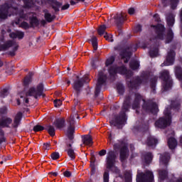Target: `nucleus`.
<instances>
[{"label": "nucleus", "mask_w": 182, "mask_h": 182, "mask_svg": "<svg viewBox=\"0 0 182 182\" xmlns=\"http://www.w3.org/2000/svg\"><path fill=\"white\" fill-rule=\"evenodd\" d=\"M10 12H13V15H16L18 18V21H16V24L18 25L21 22V19H25L28 21L30 19V25L31 26H38L39 25V21L36 18L35 13L25 14L23 10L19 9V7L16 8L14 6H9L8 4H5L0 9V18L6 19L9 16H11Z\"/></svg>", "instance_id": "1"}, {"label": "nucleus", "mask_w": 182, "mask_h": 182, "mask_svg": "<svg viewBox=\"0 0 182 182\" xmlns=\"http://www.w3.org/2000/svg\"><path fill=\"white\" fill-rule=\"evenodd\" d=\"M43 93V84H39L36 87H29L26 93L25 92H21L18 95L19 98L17 99V105L19 106L21 105V102H23V103L28 104L29 103V99L28 97L32 96L33 97H35V99H38L39 96H42Z\"/></svg>", "instance_id": "2"}, {"label": "nucleus", "mask_w": 182, "mask_h": 182, "mask_svg": "<svg viewBox=\"0 0 182 182\" xmlns=\"http://www.w3.org/2000/svg\"><path fill=\"white\" fill-rule=\"evenodd\" d=\"M129 108L130 102H129V100H126L122 106L119 116L117 117L114 120L110 121V124L114 126H122V124H124L127 119V117H126V112H127Z\"/></svg>", "instance_id": "3"}, {"label": "nucleus", "mask_w": 182, "mask_h": 182, "mask_svg": "<svg viewBox=\"0 0 182 182\" xmlns=\"http://www.w3.org/2000/svg\"><path fill=\"white\" fill-rule=\"evenodd\" d=\"M164 114L163 117L159 118V119L155 122L156 127L165 129V127L171 124V113L170 112V109L166 108L164 110Z\"/></svg>", "instance_id": "4"}, {"label": "nucleus", "mask_w": 182, "mask_h": 182, "mask_svg": "<svg viewBox=\"0 0 182 182\" xmlns=\"http://www.w3.org/2000/svg\"><path fill=\"white\" fill-rule=\"evenodd\" d=\"M115 160L116 155L114 154V151H109L107 156V167L114 171V173H116V174H120V170L114 166Z\"/></svg>", "instance_id": "5"}, {"label": "nucleus", "mask_w": 182, "mask_h": 182, "mask_svg": "<svg viewBox=\"0 0 182 182\" xmlns=\"http://www.w3.org/2000/svg\"><path fill=\"white\" fill-rule=\"evenodd\" d=\"M75 117L79 119V115L77 114L71 115L67 123V135L70 140L73 139V133H75Z\"/></svg>", "instance_id": "6"}, {"label": "nucleus", "mask_w": 182, "mask_h": 182, "mask_svg": "<svg viewBox=\"0 0 182 182\" xmlns=\"http://www.w3.org/2000/svg\"><path fill=\"white\" fill-rule=\"evenodd\" d=\"M161 79L164 80L163 88L164 90L171 89V86H173V80L170 78V75L168 70H164L161 73Z\"/></svg>", "instance_id": "7"}, {"label": "nucleus", "mask_w": 182, "mask_h": 182, "mask_svg": "<svg viewBox=\"0 0 182 182\" xmlns=\"http://www.w3.org/2000/svg\"><path fill=\"white\" fill-rule=\"evenodd\" d=\"M114 149H120V160L121 161H124L126 159L129 157V149H127V146L124 141H122L118 144L114 145Z\"/></svg>", "instance_id": "8"}, {"label": "nucleus", "mask_w": 182, "mask_h": 182, "mask_svg": "<svg viewBox=\"0 0 182 182\" xmlns=\"http://www.w3.org/2000/svg\"><path fill=\"white\" fill-rule=\"evenodd\" d=\"M109 75L111 76H114L116 73H120L121 75H126L127 77H129L133 75V73L131 70H127L124 66H122L120 68H117L116 67H112L109 70Z\"/></svg>", "instance_id": "9"}, {"label": "nucleus", "mask_w": 182, "mask_h": 182, "mask_svg": "<svg viewBox=\"0 0 182 182\" xmlns=\"http://www.w3.org/2000/svg\"><path fill=\"white\" fill-rule=\"evenodd\" d=\"M154 176L153 172L147 171L145 174L138 173L136 176V182H153Z\"/></svg>", "instance_id": "10"}, {"label": "nucleus", "mask_w": 182, "mask_h": 182, "mask_svg": "<svg viewBox=\"0 0 182 182\" xmlns=\"http://www.w3.org/2000/svg\"><path fill=\"white\" fill-rule=\"evenodd\" d=\"M149 80V75H144L141 77H137L134 81H129L128 83V86L129 87H137L141 83H146Z\"/></svg>", "instance_id": "11"}, {"label": "nucleus", "mask_w": 182, "mask_h": 182, "mask_svg": "<svg viewBox=\"0 0 182 182\" xmlns=\"http://www.w3.org/2000/svg\"><path fill=\"white\" fill-rule=\"evenodd\" d=\"M105 82H106V75H105L103 72H100L98 81L95 87V96H97L100 92V86H102Z\"/></svg>", "instance_id": "12"}, {"label": "nucleus", "mask_w": 182, "mask_h": 182, "mask_svg": "<svg viewBox=\"0 0 182 182\" xmlns=\"http://www.w3.org/2000/svg\"><path fill=\"white\" fill-rule=\"evenodd\" d=\"M132 52H133V50L132 49V48L128 47L127 49L124 50L120 53L121 59L122 60H124V63H127L130 60V56H132Z\"/></svg>", "instance_id": "13"}, {"label": "nucleus", "mask_w": 182, "mask_h": 182, "mask_svg": "<svg viewBox=\"0 0 182 182\" xmlns=\"http://www.w3.org/2000/svg\"><path fill=\"white\" fill-rule=\"evenodd\" d=\"M168 161H170V154L165 153L161 154L159 158V166L161 167H167L168 164Z\"/></svg>", "instance_id": "14"}, {"label": "nucleus", "mask_w": 182, "mask_h": 182, "mask_svg": "<svg viewBox=\"0 0 182 182\" xmlns=\"http://www.w3.org/2000/svg\"><path fill=\"white\" fill-rule=\"evenodd\" d=\"M174 56H176V53H174L173 50H170L168 53L166 60L161 65V66H163V65L164 66H170V65H173V63H174Z\"/></svg>", "instance_id": "15"}, {"label": "nucleus", "mask_w": 182, "mask_h": 182, "mask_svg": "<svg viewBox=\"0 0 182 182\" xmlns=\"http://www.w3.org/2000/svg\"><path fill=\"white\" fill-rule=\"evenodd\" d=\"M151 28H154L159 39H164V38H163V32H164V26H163L162 24H158L157 26L152 25L151 26Z\"/></svg>", "instance_id": "16"}, {"label": "nucleus", "mask_w": 182, "mask_h": 182, "mask_svg": "<svg viewBox=\"0 0 182 182\" xmlns=\"http://www.w3.org/2000/svg\"><path fill=\"white\" fill-rule=\"evenodd\" d=\"M75 80L73 85V87L76 92H80V89L83 87V81L81 78H79V76L76 75Z\"/></svg>", "instance_id": "17"}, {"label": "nucleus", "mask_w": 182, "mask_h": 182, "mask_svg": "<svg viewBox=\"0 0 182 182\" xmlns=\"http://www.w3.org/2000/svg\"><path fill=\"white\" fill-rule=\"evenodd\" d=\"M127 16V15L124 12H122L121 14H117L116 16H114V19L115 20V23H117V25H120L123 23V22L126 21Z\"/></svg>", "instance_id": "18"}, {"label": "nucleus", "mask_w": 182, "mask_h": 182, "mask_svg": "<svg viewBox=\"0 0 182 182\" xmlns=\"http://www.w3.org/2000/svg\"><path fill=\"white\" fill-rule=\"evenodd\" d=\"M8 48H13L14 50H17L18 43L15 41H8L4 46L0 47V50H2V49H8Z\"/></svg>", "instance_id": "19"}, {"label": "nucleus", "mask_w": 182, "mask_h": 182, "mask_svg": "<svg viewBox=\"0 0 182 182\" xmlns=\"http://www.w3.org/2000/svg\"><path fill=\"white\" fill-rule=\"evenodd\" d=\"M82 141L85 146H92L93 144V139L89 134L84 135L82 136Z\"/></svg>", "instance_id": "20"}, {"label": "nucleus", "mask_w": 182, "mask_h": 182, "mask_svg": "<svg viewBox=\"0 0 182 182\" xmlns=\"http://www.w3.org/2000/svg\"><path fill=\"white\" fill-rule=\"evenodd\" d=\"M11 123H12V119L9 117L1 119L0 120V129H2L3 127H8Z\"/></svg>", "instance_id": "21"}, {"label": "nucleus", "mask_w": 182, "mask_h": 182, "mask_svg": "<svg viewBox=\"0 0 182 182\" xmlns=\"http://www.w3.org/2000/svg\"><path fill=\"white\" fill-rule=\"evenodd\" d=\"M175 16L174 14L171 12L166 14V21L168 26H173V25H174Z\"/></svg>", "instance_id": "22"}, {"label": "nucleus", "mask_w": 182, "mask_h": 182, "mask_svg": "<svg viewBox=\"0 0 182 182\" xmlns=\"http://www.w3.org/2000/svg\"><path fill=\"white\" fill-rule=\"evenodd\" d=\"M21 119H22V112H18L15 116L12 127L14 128L18 127V126H19V124L21 123Z\"/></svg>", "instance_id": "23"}, {"label": "nucleus", "mask_w": 182, "mask_h": 182, "mask_svg": "<svg viewBox=\"0 0 182 182\" xmlns=\"http://www.w3.org/2000/svg\"><path fill=\"white\" fill-rule=\"evenodd\" d=\"M143 109H145L146 110H149V112H151V113H154V114H156V113L159 112V107L156 103L151 104L150 105V108L146 107V106L143 105Z\"/></svg>", "instance_id": "24"}, {"label": "nucleus", "mask_w": 182, "mask_h": 182, "mask_svg": "<svg viewBox=\"0 0 182 182\" xmlns=\"http://www.w3.org/2000/svg\"><path fill=\"white\" fill-rule=\"evenodd\" d=\"M140 100H141V96L139 94H136L135 100L132 105V109H139L140 106Z\"/></svg>", "instance_id": "25"}, {"label": "nucleus", "mask_w": 182, "mask_h": 182, "mask_svg": "<svg viewBox=\"0 0 182 182\" xmlns=\"http://www.w3.org/2000/svg\"><path fill=\"white\" fill-rule=\"evenodd\" d=\"M54 125L57 129H62L63 127H65V119L63 118H60L56 119L54 122Z\"/></svg>", "instance_id": "26"}, {"label": "nucleus", "mask_w": 182, "mask_h": 182, "mask_svg": "<svg viewBox=\"0 0 182 182\" xmlns=\"http://www.w3.org/2000/svg\"><path fill=\"white\" fill-rule=\"evenodd\" d=\"M168 146L169 149L173 150V149H176L177 146V141L173 137H171L168 139Z\"/></svg>", "instance_id": "27"}, {"label": "nucleus", "mask_w": 182, "mask_h": 182, "mask_svg": "<svg viewBox=\"0 0 182 182\" xmlns=\"http://www.w3.org/2000/svg\"><path fill=\"white\" fill-rule=\"evenodd\" d=\"M162 2L163 4H169L170 2L171 9H176L178 4V0H162Z\"/></svg>", "instance_id": "28"}, {"label": "nucleus", "mask_w": 182, "mask_h": 182, "mask_svg": "<svg viewBox=\"0 0 182 182\" xmlns=\"http://www.w3.org/2000/svg\"><path fill=\"white\" fill-rule=\"evenodd\" d=\"M10 38H18V39H22L24 36L23 32L22 31H16L14 33H11L9 35Z\"/></svg>", "instance_id": "29"}, {"label": "nucleus", "mask_w": 182, "mask_h": 182, "mask_svg": "<svg viewBox=\"0 0 182 182\" xmlns=\"http://www.w3.org/2000/svg\"><path fill=\"white\" fill-rule=\"evenodd\" d=\"M68 149L67 150V153L68 156L71 159V160H75L76 157V154H75V151L73 149H70L72 147L71 144L68 145Z\"/></svg>", "instance_id": "30"}, {"label": "nucleus", "mask_w": 182, "mask_h": 182, "mask_svg": "<svg viewBox=\"0 0 182 182\" xmlns=\"http://www.w3.org/2000/svg\"><path fill=\"white\" fill-rule=\"evenodd\" d=\"M146 144L149 146H156L157 144V139L154 136H149L146 140Z\"/></svg>", "instance_id": "31"}, {"label": "nucleus", "mask_w": 182, "mask_h": 182, "mask_svg": "<svg viewBox=\"0 0 182 182\" xmlns=\"http://www.w3.org/2000/svg\"><path fill=\"white\" fill-rule=\"evenodd\" d=\"M143 159L146 164H150V163H151V161L153 160V155H151V154L150 153H147L143 156Z\"/></svg>", "instance_id": "32"}, {"label": "nucleus", "mask_w": 182, "mask_h": 182, "mask_svg": "<svg viewBox=\"0 0 182 182\" xmlns=\"http://www.w3.org/2000/svg\"><path fill=\"white\" fill-rule=\"evenodd\" d=\"M107 28V27H106L105 25H102L98 28L97 32L98 34L100 35V36H102V35H106V29Z\"/></svg>", "instance_id": "33"}, {"label": "nucleus", "mask_w": 182, "mask_h": 182, "mask_svg": "<svg viewBox=\"0 0 182 182\" xmlns=\"http://www.w3.org/2000/svg\"><path fill=\"white\" fill-rule=\"evenodd\" d=\"M166 39V43H169V42H171L173 41V31L171 30H169L168 31L167 36L165 38Z\"/></svg>", "instance_id": "34"}, {"label": "nucleus", "mask_w": 182, "mask_h": 182, "mask_svg": "<svg viewBox=\"0 0 182 182\" xmlns=\"http://www.w3.org/2000/svg\"><path fill=\"white\" fill-rule=\"evenodd\" d=\"M157 82V77H153L151 79V88L152 90L153 93H154V90H156V82Z\"/></svg>", "instance_id": "35"}, {"label": "nucleus", "mask_w": 182, "mask_h": 182, "mask_svg": "<svg viewBox=\"0 0 182 182\" xmlns=\"http://www.w3.org/2000/svg\"><path fill=\"white\" fill-rule=\"evenodd\" d=\"M129 66L132 70H136V69H139V62L138 61H132L129 64Z\"/></svg>", "instance_id": "36"}, {"label": "nucleus", "mask_w": 182, "mask_h": 182, "mask_svg": "<svg viewBox=\"0 0 182 182\" xmlns=\"http://www.w3.org/2000/svg\"><path fill=\"white\" fill-rule=\"evenodd\" d=\"M149 55H150L151 58H156V56H157V55H159V48H155L154 50L151 49L149 51Z\"/></svg>", "instance_id": "37"}, {"label": "nucleus", "mask_w": 182, "mask_h": 182, "mask_svg": "<svg viewBox=\"0 0 182 182\" xmlns=\"http://www.w3.org/2000/svg\"><path fill=\"white\" fill-rule=\"evenodd\" d=\"M45 19H46V21H47V22H52V21H53V19H55V16H52L49 13H46L45 14Z\"/></svg>", "instance_id": "38"}, {"label": "nucleus", "mask_w": 182, "mask_h": 182, "mask_svg": "<svg viewBox=\"0 0 182 182\" xmlns=\"http://www.w3.org/2000/svg\"><path fill=\"white\" fill-rule=\"evenodd\" d=\"M91 41L94 50H97V38L96 37H92Z\"/></svg>", "instance_id": "39"}, {"label": "nucleus", "mask_w": 182, "mask_h": 182, "mask_svg": "<svg viewBox=\"0 0 182 182\" xmlns=\"http://www.w3.org/2000/svg\"><path fill=\"white\" fill-rule=\"evenodd\" d=\"M167 177V171L163 170V171H159V178L161 180H164Z\"/></svg>", "instance_id": "40"}, {"label": "nucleus", "mask_w": 182, "mask_h": 182, "mask_svg": "<svg viewBox=\"0 0 182 182\" xmlns=\"http://www.w3.org/2000/svg\"><path fill=\"white\" fill-rule=\"evenodd\" d=\"M48 132L49 133L50 136H55V127L49 125L47 127Z\"/></svg>", "instance_id": "41"}, {"label": "nucleus", "mask_w": 182, "mask_h": 182, "mask_svg": "<svg viewBox=\"0 0 182 182\" xmlns=\"http://www.w3.org/2000/svg\"><path fill=\"white\" fill-rule=\"evenodd\" d=\"M23 2L26 8H31V6H33V1L32 0H23Z\"/></svg>", "instance_id": "42"}, {"label": "nucleus", "mask_w": 182, "mask_h": 182, "mask_svg": "<svg viewBox=\"0 0 182 182\" xmlns=\"http://www.w3.org/2000/svg\"><path fill=\"white\" fill-rule=\"evenodd\" d=\"M104 38L106 39V41H108V42H113V36L111 34L105 33Z\"/></svg>", "instance_id": "43"}, {"label": "nucleus", "mask_w": 182, "mask_h": 182, "mask_svg": "<svg viewBox=\"0 0 182 182\" xmlns=\"http://www.w3.org/2000/svg\"><path fill=\"white\" fill-rule=\"evenodd\" d=\"M32 82V77L31 76H27L25 77L23 83L25 86H28Z\"/></svg>", "instance_id": "44"}, {"label": "nucleus", "mask_w": 182, "mask_h": 182, "mask_svg": "<svg viewBox=\"0 0 182 182\" xmlns=\"http://www.w3.org/2000/svg\"><path fill=\"white\" fill-rule=\"evenodd\" d=\"M45 127L41 126V125H36L33 127V132H42V130H44Z\"/></svg>", "instance_id": "45"}, {"label": "nucleus", "mask_w": 182, "mask_h": 182, "mask_svg": "<svg viewBox=\"0 0 182 182\" xmlns=\"http://www.w3.org/2000/svg\"><path fill=\"white\" fill-rule=\"evenodd\" d=\"M20 27L23 28V29H29V28H31V26L29 25V23L23 21L21 23Z\"/></svg>", "instance_id": "46"}, {"label": "nucleus", "mask_w": 182, "mask_h": 182, "mask_svg": "<svg viewBox=\"0 0 182 182\" xmlns=\"http://www.w3.org/2000/svg\"><path fill=\"white\" fill-rule=\"evenodd\" d=\"M114 62V57H111L109 58H108L106 61V66H110V65H112V63H113Z\"/></svg>", "instance_id": "47"}, {"label": "nucleus", "mask_w": 182, "mask_h": 182, "mask_svg": "<svg viewBox=\"0 0 182 182\" xmlns=\"http://www.w3.org/2000/svg\"><path fill=\"white\" fill-rule=\"evenodd\" d=\"M171 106H172V107L177 109L180 107V102H178V100L172 101Z\"/></svg>", "instance_id": "48"}, {"label": "nucleus", "mask_w": 182, "mask_h": 182, "mask_svg": "<svg viewBox=\"0 0 182 182\" xmlns=\"http://www.w3.org/2000/svg\"><path fill=\"white\" fill-rule=\"evenodd\" d=\"M54 105H55V107H60V106H62V100H54Z\"/></svg>", "instance_id": "49"}, {"label": "nucleus", "mask_w": 182, "mask_h": 182, "mask_svg": "<svg viewBox=\"0 0 182 182\" xmlns=\"http://www.w3.org/2000/svg\"><path fill=\"white\" fill-rule=\"evenodd\" d=\"M59 157H60V155H59V153H58V152H53L51 154V159L53 160H58V159H59Z\"/></svg>", "instance_id": "50"}, {"label": "nucleus", "mask_w": 182, "mask_h": 182, "mask_svg": "<svg viewBox=\"0 0 182 182\" xmlns=\"http://www.w3.org/2000/svg\"><path fill=\"white\" fill-rule=\"evenodd\" d=\"M54 4L55 5H56L57 7L55 6H53V9H55V11H59L58 8H59V6H62V4L58 1H55Z\"/></svg>", "instance_id": "51"}, {"label": "nucleus", "mask_w": 182, "mask_h": 182, "mask_svg": "<svg viewBox=\"0 0 182 182\" xmlns=\"http://www.w3.org/2000/svg\"><path fill=\"white\" fill-rule=\"evenodd\" d=\"M128 14L129 15H134L136 14V9L134 8H129L128 9Z\"/></svg>", "instance_id": "52"}, {"label": "nucleus", "mask_w": 182, "mask_h": 182, "mask_svg": "<svg viewBox=\"0 0 182 182\" xmlns=\"http://www.w3.org/2000/svg\"><path fill=\"white\" fill-rule=\"evenodd\" d=\"M104 182H109V172H105V173H104Z\"/></svg>", "instance_id": "53"}, {"label": "nucleus", "mask_w": 182, "mask_h": 182, "mask_svg": "<svg viewBox=\"0 0 182 182\" xmlns=\"http://www.w3.org/2000/svg\"><path fill=\"white\" fill-rule=\"evenodd\" d=\"M0 136H1V137L0 138V144H1V143H4V141H5V137H4L3 131H0Z\"/></svg>", "instance_id": "54"}, {"label": "nucleus", "mask_w": 182, "mask_h": 182, "mask_svg": "<svg viewBox=\"0 0 182 182\" xmlns=\"http://www.w3.org/2000/svg\"><path fill=\"white\" fill-rule=\"evenodd\" d=\"M44 150H50V144L46 143L43 144Z\"/></svg>", "instance_id": "55"}, {"label": "nucleus", "mask_w": 182, "mask_h": 182, "mask_svg": "<svg viewBox=\"0 0 182 182\" xmlns=\"http://www.w3.org/2000/svg\"><path fill=\"white\" fill-rule=\"evenodd\" d=\"M64 176L65 177H70V176H72V173H70V171H65L64 173Z\"/></svg>", "instance_id": "56"}, {"label": "nucleus", "mask_w": 182, "mask_h": 182, "mask_svg": "<svg viewBox=\"0 0 182 182\" xmlns=\"http://www.w3.org/2000/svg\"><path fill=\"white\" fill-rule=\"evenodd\" d=\"M106 150L105 149H102L101 151H99V155L102 156H106Z\"/></svg>", "instance_id": "57"}, {"label": "nucleus", "mask_w": 182, "mask_h": 182, "mask_svg": "<svg viewBox=\"0 0 182 182\" xmlns=\"http://www.w3.org/2000/svg\"><path fill=\"white\" fill-rule=\"evenodd\" d=\"M0 113L1 114H4L5 113H6V107H3L0 109Z\"/></svg>", "instance_id": "58"}, {"label": "nucleus", "mask_w": 182, "mask_h": 182, "mask_svg": "<svg viewBox=\"0 0 182 182\" xmlns=\"http://www.w3.org/2000/svg\"><path fill=\"white\" fill-rule=\"evenodd\" d=\"M141 31V26L138 25L135 28V32H140Z\"/></svg>", "instance_id": "59"}, {"label": "nucleus", "mask_w": 182, "mask_h": 182, "mask_svg": "<svg viewBox=\"0 0 182 182\" xmlns=\"http://www.w3.org/2000/svg\"><path fill=\"white\" fill-rule=\"evenodd\" d=\"M154 18L155 21H156V22H159L160 21V16H159V14H155L154 16Z\"/></svg>", "instance_id": "60"}, {"label": "nucleus", "mask_w": 182, "mask_h": 182, "mask_svg": "<svg viewBox=\"0 0 182 182\" xmlns=\"http://www.w3.org/2000/svg\"><path fill=\"white\" fill-rule=\"evenodd\" d=\"M80 79H82V82H89V77H87V75H85L84 77Z\"/></svg>", "instance_id": "61"}, {"label": "nucleus", "mask_w": 182, "mask_h": 182, "mask_svg": "<svg viewBox=\"0 0 182 182\" xmlns=\"http://www.w3.org/2000/svg\"><path fill=\"white\" fill-rule=\"evenodd\" d=\"M117 90H118V92H119V93H120V95H122L123 94V92H124V90H123V87H118L117 88Z\"/></svg>", "instance_id": "62"}, {"label": "nucleus", "mask_w": 182, "mask_h": 182, "mask_svg": "<svg viewBox=\"0 0 182 182\" xmlns=\"http://www.w3.org/2000/svg\"><path fill=\"white\" fill-rule=\"evenodd\" d=\"M70 5L69 4H65L62 7L63 11H65L69 8Z\"/></svg>", "instance_id": "63"}, {"label": "nucleus", "mask_w": 182, "mask_h": 182, "mask_svg": "<svg viewBox=\"0 0 182 182\" xmlns=\"http://www.w3.org/2000/svg\"><path fill=\"white\" fill-rule=\"evenodd\" d=\"M49 174H51V176H54V177L58 176V172H50Z\"/></svg>", "instance_id": "64"}]
</instances>
